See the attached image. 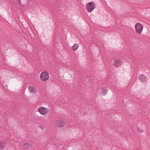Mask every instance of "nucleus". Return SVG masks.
<instances>
[{
  "instance_id": "1",
  "label": "nucleus",
  "mask_w": 150,
  "mask_h": 150,
  "mask_svg": "<svg viewBox=\"0 0 150 150\" xmlns=\"http://www.w3.org/2000/svg\"><path fill=\"white\" fill-rule=\"evenodd\" d=\"M38 111L43 115H47L49 112V109L44 107H40L38 110Z\"/></svg>"
},
{
  "instance_id": "2",
  "label": "nucleus",
  "mask_w": 150,
  "mask_h": 150,
  "mask_svg": "<svg viewBox=\"0 0 150 150\" xmlns=\"http://www.w3.org/2000/svg\"><path fill=\"white\" fill-rule=\"evenodd\" d=\"M86 8L88 12H91L96 8L95 4L92 2L87 4L86 6Z\"/></svg>"
},
{
  "instance_id": "3",
  "label": "nucleus",
  "mask_w": 150,
  "mask_h": 150,
  "mask_svg": "<svg viewBox=\"0 0 150 150\" xmlns=\"http://www.w3.org/2000/svg\"><path fill=\"white\" fill-rule=\"evenodd\" d=\"M55 124L58 127L61 128L65 127L67 126V124L60 119L57 120L56 121Z\"/></svg>"
},
{
  "instance_id": "4",
  "label": "nucleus",
  "mask_w": 150,
  "mask_h": 150,
  "mask_svg": "<svg viewBox=\"0 0 150 150\" xmlns=\"http://www.w3.org/2000/svg\"><path fill=\"white\" fill-rule=\"evenodd\" d=\"M143 26L140 23H137L135 26L136 31L139 34H141L143 29Z\"/></svg>"
},
{
  "instance_id": "5",
  "label": "nucleus",
  "mask_w": 150,
  "mask_h": 150,
  "mask_svg": "<svg viewBox=\"0 0 150 150\" xmlns=\"http://www.w3.org/2000/svg\"><path fill=\"white\" fill-rule=\"evenodd\" d=\"M28 90L30 92L33 94H35L37 92V90L34 86L30 85L28 87Z\"/></svg>"
},
{
  "instance_id": "6",
  "label": "nucleus",
  "mask_w": 150,
  "mask_h": 150,
  "mask_svg": "<svg viewBox=\"0 0 150 150\" xmlns=\"http://www.w3.org/2000/svg\"><path fill=\"white\" fill-rule=\"evenodd\" d=\"M122 64V62L120 59H116L113 63V65L116 67H118L120 66Z\"/></svg>"
},
{
  "instance_id": "7",
  "label": "nucleus",
  "mask_w": 150,
  "mask_h": 150,
  "mask_svg": "<svg viewBox=\"0 0 150 150\" xmlns=\"http://www.w3.org/2000/svg\"><path fill=\"white\" fill-rule=\"evenodd\" d=\"M100 93L103 95H105L108 92V90L105 88H103L100 89Z\"/></svg>"
},
{
  "instance_id": "8",
  "label": "nucleus",
  "mask_w": 150,
  "mask_h": 150,
  "mask_svg": "<svg viewBox=\"0 0 150 150\" xmlns=\"http://www.w3.org/2000/svg\"><path fill=\"white\" fill-rule=\"evenodd\" d=\"M40 78L42 81H45L49 79V76H40Z\"/></svg>"
},
{
  "instance_id": "9",
  "label": "nucleus",
  "mask_w": 150,
  "mask_h": 150,
  "mask_svg": "<svg viewBox=\"0 0 150 150\" xmlns=\"http://www.w3.org/2000/svg\"><path fill=\"white\" fill-rule=\"evenodd\" d=\"M139 79L142 82H144L147 81L145 76H141L139 78Z\"/></svg>"
},
{
  "instance_id": "10",
  "label": "nucleus",
  "mask_w": 150,
  "mask_h": 150,
  "mask_svg": "<svg viewBox=\"0 0 150 150\" xmlns=\"http://www.w3.org/2000/svg\"><path fill=\"white\" fill-rule=\"evenodd\" d=\"M79 47V45L78 44L76 43L72 47L71 49L74 51H76Z\"/></svg>"
},
{
  "instance_id": "11",
  "label": "nucleus",
  "mask_w": 150,
  "mask_h": 150,
  "mask_svg": "<svg viewBox=\"0 0 150 150\" xmlns=\"http://www.w3.org/2000/svg\"><path fill=\"white\" fill-rule=\"evenodd\" d=\"M30 146L29 144V143L28 142H25L24 144V145L23 146V148L25 149H28L29 148Z\"/></svg>"
},
{
  "instance_id": "12",
  "label": "nucleus",
  "mask_w": 150,
  "mask_h": 150,
  "mask_svg": "<svg viewBox=\"0 0 150 150\" xmlns=\"http://www.w3.org/2000/svg\"><path fill=\"white\" fill-rule=\"evenodd\" d=\"M4 142H0V148L2 149L4 147Z\"/></svg>"
},
{
  "instance_id": "13",
  "label": "nucleus",
  "mask_w": 150,
  "mask_h": 150,
  "mask_svg": "<svg viewBox=\"0 0 150 150\" xmlns=\"http://www.w3.org/2000/svg\"><path fill=\"white\" fill-rule=\"evenodd\" d=\"M40 75H49V74L47 72L44 71L42 72Z\"/></svg>"
},
{
  "instance_id": "14",
  "label": "nucleus",
  "mask_w": 150,
  "mask_h": 150,
  "mask_svg": "<svg viewBox=\"0 0 150 150\" xmlns=\"http://www.w3.org/2000/svg\"><path fill=\"white\" fill-rule=\"evenodd\" d=\"M139 131L141 132H142V130L141 129L140 130H139Z\"/></svg>"
},
{
  "instance_id": "15",
  "label": "nucleus",
  "mask_w": 150,
  "mask_h": 150,
  "mask_svg": "<svg viewBox=\"0 0 150 150\" xmlns=\"http://www.w3.org/2000/svg\"><path fill=\"white\" fill-rule=\"evenodd\" d=\"M19 3H20V5H21V2L20 1Z\"/></svg>"
}]
</instances>
